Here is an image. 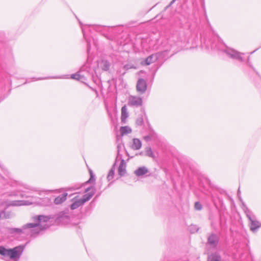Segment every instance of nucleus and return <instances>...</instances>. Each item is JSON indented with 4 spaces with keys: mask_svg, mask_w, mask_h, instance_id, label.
<instances>
[{
    "mask_svg": "<svg viewBox=\"0 0 261 261\" xmlns=\"http://www.w3.org/2000/svg\"><path fill=\"white\" fill-rule=\"evenodd\" d=\"M121 135L123 136L132 132V129L128 126H122L120 129Z\"/></svg>",
    "mask_w": 261,
    "mask_h": 261,
    "instance_id": "obj_21",
    "label": "nucleus"
},
{
    "mask_svg": "<svg viewBox=\"0 0 261 261\" xmlns=\"http://www.w3.org/2000/svg\"><path fill=\"white\" fill-rule=\"evenodd\" d=\"M101 68L103 70H108L110 67V63L107 61H102L101 63Z\"/></svg>",
    "mask_w": 261,
    "mask_h": 261,
    "instance_id": "obj_24",
    "label": "nucleus"
},
{
    "mask_svg": "<svg viewBox=\"0 0 261 261\" xmlns=\"http://www.w3.org/2000/svg\"><path fill=\"white\" fill-rule=\"evenodd\" d=\"M115 163L113 165V167L111 168V170H110L108 174L107 178L108 181L112 180L114 178L115 170Z\"/></svg>",
    "mask_w": 261,
    "mask_h": 261,
    "instance_id": "obj_22",
    "label": "nucleus"
},
{
    "mask_svg": "<svg viewBox=\"0 0 261 261\" xmlns=\"http://www.w3.org/2000/svg\"><path fill=\"white\" fill-rule=\"evenodd\" d=\"M147 88V84L146 81L143 79H139L136 84L137 91L139 94H143L146 92Z\"/></svg>",
    "mask_w": 261,
    "mask_h": 261,
    "instance_id": "obj_7",
    "label": "nucleus"
},
{
    "mask_svg": "<svg viewBox=\"0 0 261 261\" xmlns=\"http://www.w3.org/2000/svg\"><path fill=\"white\" fill-rule=\"evenodd\" d=\"M45 200L47 201V202H49V199L48 198H46L45 199Z\"/></svg>",
    "mask_w": 261,
    "mask_h": 261,
    "instance_id": "obj_38",
    "label": "nucleus"
},
{
    "mask_svg": "<svg viewBox=\"0 0 261 261\" xmlns=\"http://www.w3.org/2000/svg\"><path fill=\"white\" fill-rule=\"evenodd\" d=\"M122 145H121V144H118L117 145V158H116V160L118 159H120V158L121 156L122 157V155H120V150L121 149H122Z\"/></svg>",
    "mask_w": 261,
    "mask_h": 261,
    "instance_id": "obj_28",
    "label": "nucleus"
},
{
    "mask_svg": "<svg viewBox=\"0 0 261 261\" xmlns=\"http://www.w3.org/2000/svg\"><path fill=\"white\" fill-rule=\"evenodd\" d=\"M16 189L15 191L11 192L8 195L10 196H18L19 195L21 198H28L30 197V196L26 194L25 193H28L27 190L29 191H34V189L30 187L29 186L22 184L20 182H17L16 183Z\"/></svg>",
    "mask_w": 261,
    "mask_h": 261,
    "instance_id": "obj_4",
    "label": "nucleus"
},
{
    "mask_svg": "<svg viewBox=\"0 0 261 261\" xmlns=\"http://www.w3.org/2000/svg\"><path fill=\"white\" fill-rule=\"evenodd\" d=\"M142 143L141 141L138 139H133V144L132 145V148L134 150H138L141 148Z\"/></svg>",
    "mask_w": 261,
    "mask_h": 261,
    "instance_id": "obj_18",
    "label": "nucleus"
},
{
    "mask_svg": "<svg viewBox=\"0 0 261 261\" xmlns=\"http://www.w3.org/2000/svg\"><path fill=\"white\" fill-rule=\"evenodd\" d=\"M32 202L28 200H13L12 201H5L0 203L1 205L5 206H21L28 205L32 204Z\"/></svg>",
    "mask_w": 261,
    "mask_h": 261,
    "instance_id": "obj_8",
    "label": "nucleus"
},
{
    "mask_svg": "<svg viewBox=\"0 0 261 261\" xmlns=\"http://www.w3.org/2000/svg\"><path fill=\"white\" fill-rule=\"evenodd\" d=\"M128 104L133 107H140L142 105V99L139 96L130 95L128 99Z\"/></svg>",
    "mask_w": 261,
    "mask_h": 261,
    "instance_id": "obj_9",
    "label": "nucleus"
},
{
    "mask_svg": "<svg viewBox=\"0 0 261 261\" xmlns=\"http://www.w3.org/2000/svg\"><path fill=\"white\" fill-rule=\"evenodd\" d=\"M219 237L217 234L212 233L208 237L206 245L211 248H216L219 242Z\"/></svg>",
    "mask_w": 261,
    "mask_h": 261,
    "instance_id": "obj_10",
    "label": "nucleus"
},
{
    "mask_svg": "<svg viewBox=\"0 0 261 261\" xmlns=\"http://www.w3.org/2000/svg\"><path fill=\"white\" fill-rule=\"evenodd\" d=\"M148 172V169L145 166L140 167L134 171L135 175L138 177L144 175Z\"/></svg>",
    "mask_w": 261,
    "mask_h": 261,
    "instance_id": "obj_13",
    "label": "nucleus"
},
{
    "mask_svg": "<svg viewBox=\"0 0 261 261\" xmlns=\"http://www.w3.org/2000/svg\"><path fill=\"white\" fill-rule=\"evenodd\" d=\"M245 214L249 219L250 223V229L252 232H255L261 226L260 223L256 220L255 216L247 207L244 209Z\"/></svg>",
    "mask_w": 261,
    "mask_h": 261,
    "instance_id": "obj_6",
    "label": "nucleus"
},
{
    "mask_svg": "<svg viewBox=\"0 0 261 261\" xmlns=\"http://www.w3.org/2000/svg\"><path fill=\"white\" fill-rule=\"evenodd\" d=\"M93 180H95V179L94 178V175L92 174V173L91 172V175H90V178L89 179L88 181H87V182H92V181Z\"/></svg>",
    "mask_w": 261,
    "mask_h": 261,
    "instance_id": "obj_31",
    "label": "nucleus"
},
{
    "mask_svg": "<svg viewBox=\"0 0 261 261\" xmlns=\"http://www.w3.org/2000/svg\"><path fill=\"white\" fill-rule=\"evenodd\" d=\"M247 65H248L249 67H250L251 68H252V69H253V66H252V64H251V63H250V61H249V57H248V60H247Z\"/></svg>",
    "mask_w": 261,
    "mask_h": 261,
    "instance_id": "obj_32",
    "label": "nucleus"
},
{
    "mask_svg": "<svg viewBox=\"0 0 261 261\" xmlns=\"http://www.w3.org/2000/svg\"><path fill=\"white\" fill-rule=\"evenodd\" d=\"M87 43H88L87 51H88V52H89V50H90V46L89 43L88 42Z\"/></svg>",
    "mask_w": 261,
    "mask_h": 261,
    "instance_id": "obj_34",
    "label": "nucleus"
},
{
    "mask_svg": "<svg viewBox=\"0 0 261 261\" xmlns=\"http://www.w3.org/2000/svg\"><path fill=\"white\" fill-rule=\"evenodd\" d=\"M91 188H88L86 189L85 190V192H88L90 189H91Z\"/></svg>",
    "mask_w": 261,
    "mask_h": 261,
    "instance_id": "obj_36",
    "label": "nucleus"
},
{
    "mask_svg": "<svg viewBox=\"0 0 261 261\" xmlns=\"http://www.w3.org/2000/svg\"><path fill=\"white\" fill-rule=\"evenodd\" d=\"M50 217L44 215H36L32 218L33 222L22 226L21 228H8L7 232L10 234H24L36 237L39 233L48 227Z\"/></svg>",
    "mask_w": 261,
    "mask_h": 261,
    "instance_id": "obj_1",
    "label": "nucleus"
},
{
    "mask_svg": "<svg viewBox=\"0 0 261 261\" xmlns=\"http://www.w3.org/2000/svg\"><path fill=\"white\" fill-rule=\"evenodd\" d=\"M121 120L122 123H125L126 120L128 116V113L127 112V109L125 105L123 106L121 110Z\"/></svg>",
    "mask_w": 261,
    "mask_h": 261,
    "instance_id": "obj_16",
    "label": "nucleus"
},
{
    "mask_svg": "<svg viewBox=\"0 0 261 261\" xmlns=\"http://www.w3.org/2000/svg\"><path fill=\"white\" fill-rule=\"evenodd\" d=\"M24 250V246L19 245L12 249H6L0 246V254L4 256H8L14 261H17L21 256Z\"/></svg>",
    "mask_w": 261,
    "mask_h": 261,
    "instance_id": "obj_3",
    "label": "nucleus"
},
{
    "mask_svg": "<svg viewBox=\"0 0 261 261\" xmlns=\"http://www.w3.org/2000/svg\"><path fill=\"white\" fill-rule=\"evenodd\" d=\"M56 221L62 224H67L70 221V217L66 212H63L59 214Z\"/></svg>",
    "mask_w": 261,
    "mask_h": 261,
    "instance_id": "obj_11",
    "label": "nucleus"
},
{
    "mask_svg": "<svg viewBox=\"0 0 261 261\" xmlns=\"http://www.w3.org/2000/svg\"><path fill=\"white\" fill-rule=\"evenodd\" d=\"M156 138V135L155 133L151 131L149 135L144 136L143 139L145 141L148 142L151 140H155Z\"/></svg>",
    "mask_w": 261,
    "mask_h": 261,
    "instance_id": "obj_19",
    "label": "nucleus"
},
{
    "mask_svg": "<svg viewBox=\"0 0 261 261\" xmlns=\"http://www.w3.org/2000/svg\"><path fill=\"white\" fill-rule=\"evenodd\" d=\"M143 122L144 120L142 116L138 117L136 121L137 125L140 126L143 125Z\"/></svg>",
    "mask_w": 261,
    "mask_h": 261,
    "instance_id": "obj_26",
    "label": "nucleus"
},
{
    "mask_svg": "<svg viewBox=\"0 0 261 261\" xmlns=\"http://www.w3.org/2000/svg\"><path fill=\"white\" fill-rule=\"evenodd\" d=\"M159 56V55L158 54L151 55L145 60L144 64L146 65H149L151 63L155 62L158 59Z\"/></svg>",
    "mask_w": 261,
    "mask_h": 261,
    "instance_id": "obj_14",
    "label": "nucleus"
},
{
    "mask_svg": "<svg viewBox=\"0 0 261 261\" xmlns=\"http://www.w3.org/2000/svg\"><path fill=\"white\" fill-rule=\"evenodd\" d=\"M107 112H108V115L110 117V118H112V114L108 111L107 110Z\"/></svg>",
    "mask_w": 261,
    "mask_h": 261,
    "instance_id": "obj_33",
    "label": "nucleus"
},
{
    "mask_svg": "<svg viewBox=\"0 0 261 261\" xmlns=\"http://www.w3.org/2000/svg\"><path fill=\"white\" fill-rule=\"evenodd\" d=\"M208 261H221V257L217 252L212 253L208 257Z\"/></svg>",
    "mask_w": 261,
    "mask_h": 261,
    "instance_id": "obj_17",
    "label": "nucleus"
},
{
    "mask_svg": "<svg viewBox=\"0 0 261 261\" xmlns=\"http://www.w3.org/2000/svg\"><path fill=\"white\" fill-rule=\"evenodd\" d=\"M71 78L72 79L83 81L85 80V77L84 75H81L79 73V72L76 73L75 74H72L71 75Z\"/></svg>",
    "mask_w": 261,
    "mask_h": 261,
    "instance_id": "obj_23",
    "label": "nucleus"
},
{
    "mask_svg": "<svg viewBox=\"0 0 261 261\" xmlns=\"http://www.w3.org/2000/svg\"><path fill=\"white\" fill-rule=\"evenodd\" d=\"M67 193H64L57 197L54 200L55 204L58 205L64 202L67 199Z\"/></svg>",
    "mask_w": 261,
    "mask_h": 261,
    "instance_id": "obj_15",
    "label": "nucleus"
},
{
    "mask_svg": "<svg viewBox=\"0 0 261 261\" xmlns=\"http://www.w3.org/2000/svg\"><path fill=\"white\" fill-rule=\"evenodd\" d=\"M81 187V186H80L79 185H76L75 186H73L72 187H69L68 188V190H77L79 189H80V188Z\"/></svg>",
    "mask_w": 261,
    "mask_h": 261,
    "instance_id": "obj_30",
    "label": "nucleus"
},
{
    "mask_svg": "<svg viewBox=\"0 0 261 261\" xmlns=\"http://www.w3.org/2000/svg\"><path fill=\"white\" fill-rule=\"evenodd\" d=\"M195 208L197 210H200L202 208V205L199 202H196L194 205Z\"/></svg>",
    "mask_w": 261,
    "mask_h": 261,
    "instance_id": "obj_29",
    "label": "nucleus"
},
{
    "mask_svg": "<svg viewBox=\"0 0 261 261\" xmlns=\"http://www.w3.org/2000/svg\"><path fill=\"white\" fill-rule=\"evenodd\" d=\"M94 193V191H92L85 194L81 198H79L77 196L74 197L71 200L72 203L70 205V208L74 210L82 206L92 197Z\"/></svg>",
    "mask_w": 261,
    "mask_h": 261,
    "instance_id": "obj_5",
    "label": "nucleus"
},
{
    "mask_svg": "<svg viewBox=\"0 0 261 261\" xmlns=\"http://www.w3.org/2000/svg\"><path fill=\"white\" fill-rule=\"evenodd\" d=\"M145 155L152 159L155 158V156L150 147H147L145 149Z\"/></svg>",
    "mask_w": 261,
    "mask_h": 261,
    "instance_id": "obj_20",
    "label": "nucleus"
},
{
    "mask_svg": "<svg viewBox=\"0 0 261 261\" xmlns=\"http://www.w3.org/2000/svg\"><path fill=\"white\" fill-rule=\"evenodd\" d=\"M215 39L217 40V43L214 41L205 40L204 43L207 48H211L212 49H216L224 53L229 58L240 62H244V53L239 52L232 48L228 47L222 42L218 36H215Z\"/></svg>",
    "mask_w": 261,
    "mask_h": 261,
    "instance_id": "obj_2",
    "label": "nucleus"
},
{
    "mask_svg": "<svg viewBox=\"0 0 261 261\" xmlns=\"http://www.w3.org/2000/svg\"><path fill=\"white\" fill-rule=\"evenodd\" d=\"M9 215H6L5 212L3 210L0 211V219L4 218H8Z\"/></svg>",
    "mask_w": 261,
    "mask_h": 261,
    "instance_id": "obj_27",
    "label": "nucleus"
},
{
    "mask_svg": "<svg viewBox=\"0 0 261 261\" xmlns=\"http://www.w3.org/2000/svg\"><path fill=\"white\" fill-rule=\"evenodd\" d=\"M120 159L121 160V162L119 166L118 171L119 174L121 176H124L126 173V163L125 162L124 160L122 159L121 158V156L120 158Z\"/></svg>",
    "mask_w": 261,
    "mask_h": 261,
    "instance_id": "obj_12",
    "label": "nucleus"
},
{
    "mask_svg": "<svg viewBox=\"0 0 261 261\" xmlns=\"http://www.w3.org/2000/svg\"><path fill=\"white\" fill-rule=\"evenodd\" d=\"M82 28V32H83V35H84V37H85V31H84V30L83 28V27H81Z\"/></svg>",
    "mask_w": 261,
    "mask_h": 261,
    "instance_id": "obj_35",
    "label": "nucleus"
},
{
    "mask_svg": "<svg viewBox=\"0 0 261 261\" xmlns=\"http://www.w3.org/2000/svg\"><path fill=\"white\" fill-rule=\"evenodd\" d=\"M199 229V228L197 225H192L189 227V230L191 233H194L197 232Z\"/></svg>",
    "mask_w": 261,
    "mask_h": 261,
    "instance_id": "obj_25",
    "label": "nucleus"
},
{
    "mask_svg": "<svg viewBox=\"0 0 261 261\" xmlns=\"http://www.w3.org/2000/svg\"><path fill=\"white\" fill-rule=\"evenodd\" d=\"M44 79V78H39L38 79H35V80H41Z\"/></svg>",
    "mask_w": 261,
    "mask_h": 261,
    "instance_id": "obj_37",
    "label": "nucleus"
}]
</instances>
